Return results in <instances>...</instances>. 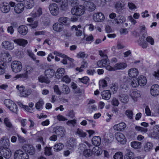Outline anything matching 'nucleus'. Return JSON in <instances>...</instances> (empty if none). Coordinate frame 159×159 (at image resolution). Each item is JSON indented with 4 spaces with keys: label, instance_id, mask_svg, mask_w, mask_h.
Here are the masks:
<instances>
[{
    "label": "nucleus",
    "instance_id": "f257e3e1",
    "mask_svg": "<svg viewBox=\"0 0 159 159\" xmlns=\"http://www.w3.org/2000/svg\"><path fill=\"white\" fill-rule=\"evenodd\" d=\"M85 10V7L82 5H78L73 7L71 9V13L74 16H80L84 14Z\"/></svg>",
    "mask_w": 159,
    "mask_h": 159
},
{
    "label": "nucleus",
    "instance_id": "f03ea898",
    "mask_svg": "<svg viewBox=\"0 0 159 159\" xmlns=\"http://www.w3.org/2000/svg\"><path fill=\"white\" fill-rule=\"evenodd\" d=\"M16 88L19 91L20 96L21 97H26L30 95L31 92V89H25L23 85L20 86L19 85H17Z\"/></svg>",
    "mask_w": 159,
    "mask_h": 159
},
{
    "label": "nucleus",
    "instance_id": "7ed1b4c3",
    "mask_svg": "<svg viewBox=\"0 0 159 159\" xmlns=\"http://www.w3.org/2000/svg\"><path fill=\"white\" fill-rule=\"evenodd\" d=\"M11 67L13 72L15 73H18L21 70L22 66L20 62L15 61L12 62L11 64Z\"/></svg>",
    "mask_w": 159,
    "mask_h": 159
},
{
    "label": "nucleus",
    "instance_id": "20e7f679",
    "mask_svg": "<svg viewBox=\"0 0 159 159\" xmlns=\"http://www.w3.org/2000/svg\"><path fill=\"white\" fill-rule=\"evenodd\" d=\"M15 159H29V157L27 153L24 152L21 150L16 151L14 153Z\"/></svg>",
    "mask_w": 159,
    "mask_h": 159
},
{
    "label": "nucleus",
    "instance_id": "39448f33",
    "mask_svg": "<svg viewBox=\"0 0 159 159\" xmlns=\"http://www.w3.org/2000/svg\"><path fill=\"white\" fill-rule=\"evenodd\" d=\"M49 9L51 14L53 16H56L59 13V9L56 3L50 4L48 7Z\"/></svg>",
    "mask_w": 159,
    "mask_h": 159
},
{
    "label": "nucleus",
    "instance_id": "423d86ee",
    "mask_svg": "<svg viewBox=\"0 0 159 159\" xmlns=\"http://www.w3.org/2000/svg\"><path fill=\"white\" fill-rule=\"evenodd\" d=\"M0 155L6 159H9L11 156V152L8 148H0Z\"/></svg>",
    "mask_w": 159,
    "mask_h": 159
},
{
    "label": "nucleus",
    "instance_id": "0eeeda50",
    "mask_svg": "<svg viewBox=\"0 0 159 159\" xmlns=\"http://www.w3.org/2000/svg\"><path fill=\"white\" fill-rule=\"evenodd\" d=\"M1 45L2 48L7 50H11L14 48L13 43L8 40L3 41Z\"/></svg>",
    "mask_w": 159,
    "mask_h": 159
},
{
    "label": "nucleus",
    "instance_id": "6e6552de",
    "mask_svg": "<svg viewBox=\"0 0 159 159\" xmlns=\"http://www.w3.org/2000/svg\"><path fill=\"white\" fill-rule=\"evenodd\" d=\"M92 17L93 20L94 21L97 22H102L105 18L104 15L100 12L93 14Z\"/></svg>",
    "mask_w": 159,
    "mask_h": 159
},
{
    "label": "nucleus",
    "instance_id": "1a4fd4ad",
    "mask_svg": "<svg viewBox=\"0 0 159 159\" xmlns=\"http://www.w3.org/2000/svg\"><path fill=\"white\" fill-rule=\"evenodd\" d=\"M115 136L117 141L120 143L124 144L126 143V139L122 133L117 132L115 134Z\"/></svg>",
    "mask_w": 159,
    "mask_h": 159
},
{
    "label": "nucleus",
    "instance_id": "9d476101",
    "mask_svg": "<svg viewBox=\"0 0 159 159\" xmlns=\"http://www.w3.org/2000/svg\"><path fill=\"white\" fill-rule=\"evenodd\" d=\"M0 62H2L6 64V62H9L11 60V55L9 53H2L0 57Z\"/></svg>",
    "mask_w": 159,
    "mask_h": 159
},
{
    "label": "nucleus",
    "instance_id": "9b49d317",
    "mask_svg": "<svg viewBox=\"0 0 159 159\" xmlns=\"http://www.w3.org/2000/svg\"><path fill=\"white\" fill-rule=\"evenodd\" d=\"M10 141L7 137L3 136L0 139V146L2 148H7L10 146Z\"/></svg>",
    "mask_w": 159,
    "mask_h": 159
},
{
    "label": "nucleus",
    "instance_id": "f8f14e48",
    "mask_svg": "<svg viewBox=\"0 0 159 159\" xmlns=\"http://www.w3.org/2000/svg\"><path fill=\"white\" fill-rule=\"evenodd\" d=\"M151 94L153 96H156L159 95V86L157 84L152 85L150 90Z\"/></svg>",
    "mask_w": 159,
    "mask_h": 159
},
{
    "label": "nucleus",
    "instance_id": "ddd939ff",
    "mask_svg": "<svg viewBox=\"0 0 159 159\" xmlns=\"http://www.w3.org/2000/svg\"><path fill=\"white\" fill-rule=\"evenodd\" d=\"M151 137L157 139L159 138V125L155 126L153 128V131L150 134Z\"/></svg>",
    "mask_w": 159,
    "mask_h": 159
},
{
    "label": "nucleus",
    "instance_id": "4468645a",
    "mask_svg": "<svg viewBox=\"0 0 159 159\" xmlns=\"http://www.w3.org/2000/svg\"><path fill=\"white\" fill-rule=\"evenodd\" d=\"M10 9V7L8 3L2 2L0 4V10L2 12L8 13Z\"/></svg>",
    "mask_w": 159,
    "mask_h": 159
},
{
    "label": "nucleus",
    "instance_id": "2eb2a0df",
    "mask_svg": "<svg viewBox=\"0 0 159 159\" xmlns=\"http://www.w3.org/2000/svg\"><path fill=\"white\" fill-rule=\"evenodd\" d=\"M110 61L107 58H104L99 61L97 63L98 66L99 67H105L107 65L110 64Z\"/></svg>",
    "mask_w": 159,
    "mask_h": 159
},
{
    "label": "nucleus",
    "instance_id": "dca6fc26",
    "mask_svg": "<svg viewBox=\"0 0 159 159\" xmlns=\"http://www.w3.org/2000/svg\"><path fill=\"white\" fill-rule=\"evenodd\" d=\"M126 127V124L125 123L121 122L114 125L113 128L115 130L121 131L125 129Z\"/></svg>",
    "mask_w": 159,
    "mask_h": 159
},
{
    "label": "nucleus",
    "instance_id": "f3484780",
    "mask_svg": "<svg viewBox=\"0 0 159 159\" xmlns=\"http://www.w3.org/2000/svg\"><path fill=\"white\" fill-rule=\"evenodd\" d=\"M55 74V70L52 69H48L45 70L44 75L48 79L52 78Z\"/></svg>",
    "mask_w": 159,
    "mask_h": 159
},
{
    "label": "nucleus",
    "instance_id": "a211bd4d",
    "mask_svg": "<svg viewBox=\"0 0 159 159\" xmlns=\"http://www.w3.org/2000/svg\"><path fill=\"white\" fill-rule=\"evenodd\" d=\"M127 64L126 63L121 62L116 64L114 65V70H122L125 69L127 67Z\"/></svg>",
    "mask_w": 159,
    "mask_h": 159
},
{
    "label": "nucleus",
    "instance_id": "6ab92c4d",
    "mask_svg": "<svg viewBox=\"0 0 159 159\" xmlns=\"http://www.w3.org/2000/svg\"><path fill=\"white\" fill-rule=\"evenodd\" d=\"M130 96L134 101H137L138 98L141 96L140 92L138 91H135L130 93Z\"/></svg>",
    "mask_w": 159,
    "mask_h": 159
},
{
    "label": "nucleus",
    "instance_id": "aec40b11",
    "mask_svg": "<svg viewBox=\"0 0 159 159\" xmlns=\"http://www.w3.org/2000/svg\"><path fill=\"white\" fill-rule=\"evenodd\" d=\"M52 28L54 31L60 32L63 30V25L60 23H56L53 25Z\"/></svg>",
    "mask_w": 159,
    "mask_h": 159
},
{
    "label": "nucleus",
    "instance_id": "412c9836",
    "mask_svg": "<svg viewBox=\"0 0 159 159\" xmlns=\"http://www.w3.org/2000/svg\"><path fill=\"white\" fill-rule=\"evenodd\" d=\"M65 130L64 127L62 126L56 127L55 133L58 136H62L65 134Z\"/></svg>",
    "mask_w": 159,
    "mask_h": 159
},
{
    "label": "nucleus",
    "instance_id": "4be33fe9",
    "mask_svg": "<svg viewBox=\"0 0 159 159\" xmlns=\"http://www.w3.org/2000/svg\"><path fill=\"white\" fill-rule=\"evenodd\" d=\"M85 8L88 11L91 12L95 9L96 6L93 2H89L86 4Z\"/></svg>",
    "mask_w": 159,
    "mask_h": 159
},
{
    "label": "nucleus",
    "instance_id": "5701e85b",
    "mask_svg": "<svg viewBox=\"0 0 159 159\" xmlns=\"http://www.w3.org/2000/svg\"><path fill=\"white\" fill-rule=\"evenodd\" d=\"M81 27V26L80 25H78L77 26L74 25L72 26L71 29L72 30L76 31V35L77 36H80L82 34V31L78 28L80 29Z\"/></svg>",
    "mask_w": 159,
    "mask_h": 159
},
{
    "label": "nucleus",
    "instance_id": "b1692460",
    "mask_svg": "<svg viewBox=\"0 0 159 159\" xmlns=\"http://www.w3.org/2000/svg\"><path fill=\"white\" fill-rule=\"evenodd\" d=\"M129 76L131 77H134L138 75L139 72L138 70L135 68L129 69L128 72Z\"/></svg>",
    "mask_w": 159,
    "mask_h": 159
},
{
    "label": "nucleus",
    "instance_id": "393cba45",
    "mask_svg": "<svg viewBox=\"0 0 159 159\" xmlns=\"http://www.w3.org/2000/svg\"><path fill=\"white\" fill-rule=\"evenodd\" d=\"M24 6L23 4L19 3L15 6L14 10L15 12L18 14L21 13L24 10Z\"/></svg>",
    "mask_w": 159,
    "mask_h": 159
},
{
    "label": "nucleus",
    "instance_id": "a878e982",
    "mask_svg": "<svg viewBox=\"0 0 159 159\" xmlns=\"http://www.w3.org/2000/svg\"><path fill=\"white\" fill-rule=\"evenodd\" d=\"M13 42L20 46H25L28 43L27 40L22 39H15L13 40Z\"/></svg>",
    "mask_w": 159,
    "mask_h": 159
},
{
    "label": "nucleus",
    "instance_id": "bb28decb",
    "mask_svg": "<svg viewBox=\"0 0 159 159\" xmlns=\"http://www.w3.org/2000/svg\"><path fill=\"white\" fill-rule=\"evenodd\" d=\"M145 35H143L139 38L138 41L139 44L143 48H146L147 47V43L145 40Z\"/></svg>",
    "mask_w": 159,
    "mask_h": 159
},
{
    "label": "nucleus",
    "instance_id": "cd10ccee",
    "mask_svg": "<svg viewBox=\"0 0 159 159\" xmlns=\"http://www.w3.org/2000/svg\"><path fill=\"white\" fill-rule=\"evenodd\" d=\"M101 94L102 98L106 100L109 99L111 97V93L109 90L103 91Z\"/></svg>",
    "mask_w": 159,
    "mask_h": 159
},
{
    "label": "nucleus",
    "instance_id": "c85d7f7f",
    "mask_svg": "<svg viewBox=\"0 0 159 159\" xmlns=\"http://www.w3.org/2000/svg\"><path fill=\"white\" fill-rule=\"evenodd\" d=\"M18 30L20 34L24 35L28 32V28L24 25L20 26L18 28Z\"/></svg>",
    "mask_w": 159,
    "mask_h": 159
},
{
    "label": "nucleus",
    "instance_id": "c756f323",
    "mask_svg": "<svg viewBox=\"0 0 159 159\" xmlns=\"http://www.w3.org/2000/svg\"><path fill=\"white\" fill-rule=\"evenodd\" d=\"M65 72L64 69L61 68L57 69L55 74V76L57 79H59L63 75Z\"/></svg>",
    "mask_w": 159,
    "mask_h": 159
},
{
    "label": "nucleus",
    "instance_id": "7c9ffc66",
    "mask_svg": "<svg viewBox=\"0 0 159 159\" xmlns=\"http://www.w3.org/2000/svg\"><path fill=\"white\" fill-rule=\"evenodd\" d=\"M42 14V8L39 7L36 11H33L31 13V16L33 18H37L39 17Z\"/></svg>",
    "mask_w": 159,
    "mask_h": 159
},
{
    "label": "nucleus",
    "instance_id": "2f4dec72",
    "mask_svg": "<svg viewBox=\"0 0 159 159\" xmlns=\"http://www.w3.org/2000/svg\"><path fill=\"white\" fill-rule=\"evenodd\" d=\"M139 85L141 86H143L147 83V79L146 78L143 76L141 75L137 79Z\"/></svg>",
    "mask_w": 159,
    "mask_h": 159
},
{
    "label": "nucleus",
    "instance_id": "473e14b6",
    "mask_svg": "<svg viewBox=\"0 0 159 159\" xmlns=\"http://www.w3.org/2000/svg\"><path fill=\"white\" fill-rule=\"evenodd\" d=\"M101 139L100 136H95L93 137L92 139V143L94 145L98 146L100 145Z\"/></svg>",
    "mask_w": 159,
    "mask_h": 159
},
{
    "label": "nucleus",
    "instance_id": "72a5a7b5",
    "mask_svg": "<svg viewBox=\"0 0 159 159\" xmlns=\"http://www.w3.org/2000/svg\"><path fill=\"white\" fill-rule=\"evenodd\" d=\"M58 21L62 25H67L69 23L70 19L67 17H61L59 18Z\"/></svg>",
    "mask_w": 159,
    "mask_h": 159
},
{
    "label": "nucleus",
    "instance_id": "f704fd0d",
    "mask_svg": "<svg viewBox=\"0 0 159 159\" xmlns=\"http://www.w3.org/2000/svg\"><path fill=\"white\" fill-rule=\"evenodd\" d=\"M76 135H77L80 138H84L86 137L87 135V134L80 129L78 128L75 132Z\"/></svg>",
    "mask_w": 159,
    "mask_h": 159
},
{
    "label": "nucleus",
    "instance_id": "c9c22d12",
    "mask_svg": "<svg viewBox=\"0 0 159 159\" xmlns=\"http://www.w3.org/2000/svg\"><path fill=\"white\" fill-rule=\"evenodd\" d=\"M61 94L67 95L69 94L70 90L69 87L66 85L63 84L61 87Z\"/></svg>",
    "mask_w": 159,
    "mask_h": 159
},
{
    "label": "nucleus",
    "instance_id": "e433bc0d",
    "mask_svg": "<svg viewBox=\"0 0 159 159\" xmlns=\"http://www.w3.org/2000/svg\"><path fill=\"white\" fill-rule=\"evenodd\" d=\"M92 152L94 153V154L97 156H99L102 153V150L101 148L98 146H96L93 148Z\"/></svg>",
    "mask_w": 159,
    "mask_h": 159
},
{
    "label": "nucleus",
    "instance_id": "4c0bfd02",
    "mask_svg": "<svg viewBox=\"0 0 159 159\" xmlns=\"http://www.w3.org/2000/svg\"><path fill=\"white\" fill-rule=\"evenodd\" d=\"M63 144L61 143L56 144L53 146V149L55 152H59L61 151L63 148Z\"/></svg>",
    "mask_w": 159,
    "mask_h": 159
},
{
    "label": "nucleus",
    "instance_id": "58836bf2",
    "mask_svg": "<svg viewBox=\"0 0 159 159\" xmlns=\"http://www.w3.org/2000/svg\"><path fill=\"white\" fill-rule=\"evenodd\" d=\"M153 146V144L151 143L147 142L144 146V150L146 152H149L152 149Z\"/></svg>",
    "mask_w": 159,
    "mask_h": 159
},
{
    "label": "nucleus",
    "instance_id": "ea45409f",
    "mask_svg": "<svg viewBox=\"0 0 159 159\" xmlns=\"http://www.w3.org/2000/svg\"><path fill=\"white\" fill-rule=\"evenodd\" d=\"M130 145L134 149H140L141 147V143L139 142L134 141L131 143Z\"/></svg>",
    "mask_w": 159,
    "mask_h": 159
},
{
    "label": "nucleus",
    "instance_id": "a19ab883",
    "mask_svg": "<svg viewBox=\"0 0 159 159\" xmlns=\"http://www.w3.org/2000/svg\"><path fill=\"white\" fill-rule=\"evenodd\" d=\"M61 4V10L66 11L68 8L67 0H62Z\"/></svg>",
    "mask_w": 159,
    "mask_h": 159
},
{
    "label": "nucleus",
    "instance_id": "79ce46f5",
    "mask_svg": "<svg viewBox=\"0 0 159 159\" xmlns=\"http://www.w3.org/2000/svg\"><path fill=\"white\" fill-rule=\"evenodd\" d=\"M108 79V78H106L105 79H102L99 81V84L100 89L107 86V84L106 80H107Z\"/></svg>",
    "mask_w": 159,
    "mask_h": 159
},
{
    "label": "nucleus",
    "instance_id": "37998d69",
    "mask_svg": "<svg viewBox=\"0 0 159 159\" xmlns=\"http://www.w3.org/2000/svg\"><path fill=\"white\" fill-rule=\"evenodd\" d=\"M76 141L75 139L70 138L68 141V147L74 148L76 146Z\"/></svg>",
    "mask_w": 159,
    "mask_h": 159
},
{
    "label": "nucleus",
    "instance_id": "c03bdc74",
    "mask_svg": "<svg viewBox=\"0 0 159 159\" xmlns=\"http://www.w3.org/2000/svg\"><path fill=\"white\" fill-rule=\"evenodd\" d=\"M120 101L123 103H126L129 100L128 96L126 94H122L120 96Z\"/></svg>",
    "mask_w": 159,
    "mask_h": 159
},
{
    "label": "nucleus",
    "instance_id": "a18cd8bd",
    "mask_svg": "<svg viewBox=\"0 0 159 159\" xmlns=\"http://www.w3.org/2000/svg\"><path fill=\"white\" fill-rule=\"evenodd\" d=\"M6 67V64L2 62H0V75L5 73Z\"/></svg>",
    "mask_w": 159,
    "mask_h": 159
},
{
    "label": "nucleus",
    "instance_id": "49530a36",
    "mask_svg": "<svg viewBox=\"0 0 159 159\" xmlns=\"http://www.w3.org/2000/svg\"><path fill=\"white\" fill-rule=\"evenodd\" d=\"M44 104L43 101L40 99L35 105V107L38 110H40L43 109V106Z\"/></svg>",
    "mask_w": 159,
    "mask_h": 159
},
{
    "label": "nucleus",
    "instance_id": "de8ad7c7",
    "mask_svg": "<svg viewBox=\"0 0 159 159\" xmlns=\"http://www.w3.org/2000/svg\"><path fill=\"white\" fill-rule=\"evenodd\" d=\"M134 153L130 151L127 152L124 157L125 159H134Z\"/></svg>",
    "mask_w": 159,
    "mask_h": 159
},
{
    "label": "nucleus",
    "instance_id": "09e8293b",
    "mask_svg": "<svg viewBox=\"0 0 159 159\" xmlns=\"http://www.w3.org/2000/svg\"><path fill=\"white\" fill-rule=\"evenodd\" d=\"M4 122L6 125L7 127L10 129H13V126L8 118H5L4 120Z\"/></svg>",
    "mask_w": 159,
    "mask_h": 159
},
{
    "label": "nucleus",
    "instance_id": "8fccbe9b",
    "mask_svg": "<svg viewBox=\"0 0 159 159\" xmlns=\"http://www.w3.org/2000/svg\"><path fill=\"white\" fill-rule=\"evenodd\" d=\"M45 155L49 156L53 155L52 152V148L46 147L44 149Z\"/></svg>",
    "mask_w": 159,
    "mask_h": 159
},
{
    "label": "nucleus",
    "instance_id": "3c124183",
    "mask_svg": "<svg viewBox=\"0 0 159 159\" xmlns=\"http://www.w3.org/2000/svg\"><path fill=\"white\" fill-rule=\"evenodd\" d=\"M125 20V18L124 16H119L115 20V21L117 24H119L120 23H122L124 22Z\"/></svg>",
    "mask_w": 159,
    "mask_h": 159
},
{
    "label": "nucleus",
    "instance_id": "603ef678",
    "mask_svg": "<svg viewBox=\"0 0 159 159\" xmlns=\"http://www.w3.org/2000/svg\"><path fill=\"white\" fill-rule=\"evenodd\" d=\"M9 109L11 111L15 113H17L18 111L17 106L14 102L12 104Z\"/></svg>",
    "mask_w": 159,
    "mask_h": 159
},
{
    "label": "nucleus",
    "instance_id": "864d4df0",
    "mask_svg": "<svg viewBox=\"0 0 159 159\" xmlns=\"http://www.w3.org/2000/svg\"><path fill=\"white\" fill-rule=\"evenodd\" d=\"M38 79L39 81L41 83H45L47 84H48L50 82V80L47 77L45 78L43 76H40L39 77Z\"/></svg>",
    "mask_w": 159,
    "mask_h": 159
},
{
    "label": "nucleus",
    "instance_id": "5fc2aeb1",
    "mask_svg": "<svg viewBox=\"0 0 159 159\" xmlns=\"http://www.w3.org/2000/svg\"><path fill=\"white\" fill-rule=\"evenodd\" d=\"M125 4L122 2H119L115 4V7L117 9L120 8L122 9L125 6Z\"/></svg>",
    "mask_w": 159,
    "mask_h": 159
},
{
    "label": "nucleus",
    "instance_id": "6e6d98bb",
    "mask_svg": "<svg viewBox=\"0 0 159 159\" xmlns=\"http://www.w3.org/2000/svg\"><path fill=\"white\" fill-rule=\"evenodd\" d=\"M92 154V151L90 149H86L83 151V155L86 157L91 156Z\"/></svg>",
    "mask_w": 159,
    "mask_h": 159
},
{
    "label": "nucleus",
    "instance_id": "4d7b16f0",
    "mask_svg": "<svg viewBox=\"0 0 159 159\" xmlns=\"http://www.w3.org/2000/svg\"><path fill=\"white\" fill-rule=\"evenodd\" d=\"M76 121L75 119L69 120L66 122V124L70 126H74L76 124Z\"/></svg>",
    "mask_w": 159,
    "mask_h": 159
},
{
    "label": "nucleus",
    "instance_id": "13d9d810",
    "mask_svg": "<svg viewBox=\"0 0 159 159\" xmlns=\"http://www.w3.org/2000/svg\"><path fill=\"white\" fill-rule=\"evenodd\" d=\"M110 89L111 92H112L113 93H116L118 89L117 84H112L110 87Z\"/></svg>",
    "mask_w": 159,
    "mask_h": 159
},
{
    "label": "nucleus",
    "instance_id": "bf43d9fd",
    "mask_svg": "<svg viewBox=\"0 0 159 159\" xmlns=\"http://www.w3.org/2000/svg\"><path fill=\"white\" fill-rule=\"evenodd\" d=\"M125 114L129 118L131 119H132L133 113L131 110H126L125 112Z\"/></svg>",
    "mask_w": 159,
    "mask_h": 159
},
{
    "label": "nucleus",
    "instance_id": "052dcab7",
    "mask_svg": "<svg viewBox=\"0 0 159 159\" xmlns=\"http://www.w3.org/2000/svg\"><path fill=\"white\" fill-rule=\"evenodd\" d=\"M114 159H123V155L120 152H118L115 153L114 156Z\"/></svg>",
    "mask_w": 159,
    "mask_h": 159
},
{
    "label": "nucleus",
    "instance_id": "680f3d73",
    "mask_svg": "<svg viewBox=\"0 0 159 159\" xmlns=\"http://www.w3.org/2000/svg\"><path fill=\"white\" fill-rule=\"evenodd\" d=\"M135 129L138 131L144 133L148 131V129L147 128L140 126H136L135 127Z\"/></svg>",
    "mask_w": 159,
    "mask_h": 159
},
{
    "label": "nucleus",
    "instance_id": "e2e57ef3",
    "mask_svg": "<svg viewBox=\"0 0 159 159\" xmlns=\"http://www.w3.org/2000/svg\"><path fill=\"white\" fill-rule=\"evenodd\" d=\"M14 102L11 100L8 99H6L4 101V103L6 106L8 108L12 105Z\"/></svg>",
    "mask_w": 159,
    "mask_h": 159
},
{
    "label": "nucleus",
    "instance_id": "0e129e2a",
    "mask_svg": "<svg viewBox=\"0 0 159 159\" xmlns=\"http://www.w3.org/2000/svg\"><path fill=\"white\" fill-rule=\"evenodd\" d=\"M131 85L133 87L135 88L138 86L139 85L137 79L134 78L132 80L131 84Z\"/></svg>",
    "mask_w": 159,
    "mask_h": 159
},
{
    "label": "nucleus",
    "instance_id": "69168bd1",
    "mask_svg": "<svg viewBox=\"0 0 159 159\" xmlns=\"http://www.w3.org/2000/svg\"><path fill=\"white\" fill-rule=\"evenodd\" d=\"M27 76V75L25 73L17 75L14 77V78L15 80H16L19 78H26Z\"/></svg>",
    "mask_w": 159,
    "mask_h": 159
},
{
    "label": "nucleus",
    "instance_id": "338daca9",
    "mask_svg": "<svg viewBox=\"0 0 159 159\" xmlns=\"http://www.w3.org/2000/svg\"><path fill=\"white\" fill-rule=\"evenodd\" d=\"M89 79L88 77L85 76L81 78H79L78 80L80 82L84 84H86L89 81Z\"/></svg>",
    "mask_w": 159,
    "mask_h": 159
},
{
    "label": "nucleus",
    "instance_id": "774afa93",
    "mask_svg": "<svg viewBox=\"0 0 159 159\" xmlns=\"http://www.w3.org/2000/svg\"><path fill=\"white\" fill-rule=\"evenodd\" d=\"M61 80L66 83H69L71 81L70 79L67 76L65 75L61 79Z\"/></svg>",
    "mask_w": 159,
    "mask_h": 159
}]
</instances>
